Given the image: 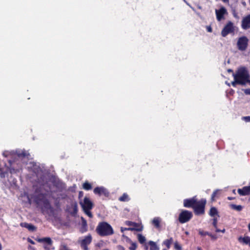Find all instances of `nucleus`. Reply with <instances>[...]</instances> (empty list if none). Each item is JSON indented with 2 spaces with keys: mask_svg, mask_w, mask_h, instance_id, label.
I'll return each mask as SVG.
<instances>
[{
  "mask_svg": "<svg viewBox=\"0 0 250 250\" xmlns=\"http://www.w3.org/2000/svg\"><path fill=\"white\" fill-rule=\"evenodd\" d=\"M230 207L233 209L237 211H241L243 209V207L241 205H236L234 204L230 205Z\"/></svg>",
  "mask_w": 250,
  "mask_h": 250,
  "instance_id": "nucleus-22",
  "label": "nucleus"
},
{
  "mask_svg": "<svg viewBox=\"0 0 250 250\" xmlns=\"http://www.w3.org/2000/svg\"><path fill=\"white\" fill-rule=\"evenodd\" d=\"M119 200L121 201H126L128 200V195L126 194H124L123 196L120 197Z\"/></svg>",
  "mask_w": 250,
  "mask_h": 250,
  "instance_id": "nucleus-26",
  "label": "nucleus"
},
{
  "mask_svg": "<svg viewBox=\"0 0 250 250\" xmlns=\"http://www.w3.org/2000/svg\"><path fill=\"white\" fill-rule=\"evenodd\" d=\"M225 231H226V230L225 229H223L222 230H221V232H222L223 233H225Z\"/></svg>",
  "mask_w": 250,
  "mask_h": 250,
  "instance_id": "nucleus-39",
  "label": "nucleus"
},
{
  "mask_svg": "<svg viewBox=\"0 0 250 250\" xmlns=\"http://www.w3.org/2000/svg\"><path fill=\"white\" fill-rule=\"evenodd\" d=\"M91 236L87 235L80 240L81 246L84 250H88L87 245L91 243Z\"/></svg>",
  "mask_w": 250,
  "mask_h": 250,
  "instance_id": "nucleus-9",
  "label": "nucleus"
},
{
  "mask_svg": "<svg viewBox=\"0 0 250 250\" xmlns=\"http://www.w3.org/2000/svg\"><path fill=\"white\" fill-rule=\"evenodd\" d=\"M228 72H232V71L231 69H229Z\"/></svg>",
  "mask_w": 250,
  "mask_h": 250,
  "instance_id": "nucleus-46",
  "label": "nucleus"
},
{
  "mask_svg": "<svg viewBox=\"0 0 250 250\" xmlns=\"http://www.w3.org/2000/svg\"><path fill=\"white\" fill-rule=\"evenodd\" d=\"M220 192V190L217 189V190H215L213 193H212V196H211V200L212 201H214V198L216 196V195L217 194H218Z\"/></svg>",
  "mask_w": 250,
  "mask_h": 250,
  "instance_id": "nucleus-29",
  "label": "nucleus"
},
{
  "mask_svg": "<svg viewBox=\"0 0 250 250\" xmlns=\"http://www.w3.org/2000/svg\"><path fill=\"white\" fill-rule=\"evenodd\" d=\"M196 202V201L194 198L189 200H185L184 202V205L185 207H192L193 208Z\"/></svg>",
  "mask_w": 250,
  "mask_h": 250,
  "instance_id": "nucleus-14",
  "label": "nucleus"
},
{
  "mask_svg": "<svg viewBox=\"0 0 250 250\" xmlns=\"http://www.w3.org/2000/svg\"><path fill=\"white\" fill-rule=\"evenodd\" d=\"M118 250H125L124 248L121 246H119L118 247Z\"/></svg>",
  "mask_w": 250,
  "mask_h": 250,
  "instance_id": "nucleus-37",
  "label": "nucleus"
},
{
  "mask_svg": "<svg viewBox=\"0 0 250 250\" xmlns=\"http://www.w3.org/2000/svg\"><path fill=\"white\" fill-rule=\"evenodd\" d=\"M207 233H208L207 232H204L203 231H202V230H200L199 231V234L201 235H207Z\"/></svg>",
  "mask_w": 250,
  "mask_h": 250,
  "instance_id": "nucleus-33",
  "label": "nucleus"
},
{
  "mask_svg": "<svg viewBox=\"0 0 250 250\" xmlns=\"http://www.w3.org/2000/svg\"><path fill=\"white\" fill-rule=\"evenodd\" d=\"M127 240L130 244V246L129 247V249L130 250H135L137 248L136 243L133 242L128 238H127Z\"/></svg>",
  "mask_w": 250,
  "mask_h": 250,
  "instance_id": "nucleus-21",
  "label": "nucleus"
},
{
  "mask_svg": "<svg viewBox=\"0 0 250 250\" xmlns=\"http://www.w3.org/2000/svg\"><path fill=\"white\" fill-rule=\"evenodd\" d=\"M36 240L42 244L43 247L46 250H50L52 247V241L49 237L37 238Z\"/></svg>",
  "mask_w": 250,
  "mask_h": 250,
  "instance_id": "nucleus-5",
  "label": "nucleus"
},
{
  "mask_svg": "<svg viewBox=\"0 0 250 250\" xmlns=\"http://www.w3.org/2000/svg\"><path fill=\"white\" fill-rule=\"evenodd\" d=\"M206 204V200L204 199H201L199 202H196L193 207L195 213L198 215L204 213Z\"/></svg>",
  "mask_w": 250,
  "mask_h": 250,
  "instance_id": "nucleus-4",
  "label": "nucleus"
},
{
  "mask_svg": "<svg viewBox=\"0 0 250 250\" xmlns=\"http://www.w3.org/2000/svg\"><path fill=\"white\" fill-rule=\"evenodd\" d=\"M224 2H228L229 0H222Z\"/></svg>",
  "mask_w": 250,
  "mask_h": 250,
  "instance_id": "nucleus-40",
  "label": "nucleus"
},
{
  "mask_svg": "<svg viewBox=\"0 0 250 250\" xmlns=\"http://www.w3.org/2000/svg\"><path fill=\"white\" fill-rule=\"evenodd\" d=\"M192 213L188 210L182 211L179 216V221L181 223H185L188 221L192 217Z\"/></svg>",
  "mask_w": 250,
  "mask_h": 250,
  "instance_id": "nucleus-6",
  "label": "nucleus"
},
{
  "mask_svg": "<svg viewBox=\"0 0 250 250\" xmlns=\"http://www.w3.org/2000/svg\"><path fill=\"white\" fill-rule=\"evenodd\" d=\"M82 195H83V192L80 191V192H79V196H80V197L81 196H82Z\"/></svg>",
  "mask_w": 250,
  "mask_h": 250,
  "instance_id": "nucleus-42",
  "label": "nucleus"
},
{
  "mask_svg": "<svg viewBox=\"0 0 250 250\" xmlns=\"http://www.w3.org/2000/svg\"><path fill=\"white\" fill-rule=\"evenodd\" d=\"M74 208H75V209H76V208H77V204L76 203L74 204Z\"/></svg>",
  "mask_w": 250,
  "mask_h": 250,
  "instance_id": "nucleus-43",
  "label": "nucleus"
},
{
  "mask_svg": "<svg viewBox=\"0 0 250 250\" xmlns=\"http://www.w3.org/2000/svg\"><path fill=\"white\" fill-rule=\"evenodd\" d=\"M238 193L241 196H245L250 194V186H246L242 188L238 189Z\"/></svg>",
  "mask_w": 250,
  "mask_h": 250,
  "instance_id": "nucleus-12",
  "label": "nucleus"
},
{
  "mask_svg": "<svg viewBox=\"0 0 250 250\" xmlns=\"http://www.w3.org/2000/svg\"><path fill=\"white\" fill-rule=\"evenodd\" d=\"M94 192L95 194H98L100 195H104L105 196L108 195L107 190L104 187H98L94 189Z\"/></svg>",
  "mask_w": 250,
  "mask_h": 250,
  "instance_id": "nucleus-13",
  "label": "nucleus"
},
{
  "mask_svg": "<svg viewBox=\"0 0 250 250\" xmlns=\"http://www.w3.org/2000/svg\"><path fill=\"white\" fill-rule=\"evenodd\" d=\"M215 228V231L217 232H221V230L217 228V227H216V228Z\"/></svg>",
  "mask_w": 250,
  "mask_h": 250,
  "instance_id": "nucleus-38",
  "label": "nucleus"
},
{
  "mask_svg": "<svg viewBox=\"0 0 250 250\" xmlns=\"http://www.w3.org/2000/svg\"><path fill=\"white\" fill-rule=\"evenodd\" d=\"M97 230L98 233L102 236L112 234L113 230L111 226L106 222H103L98 225Z\"/></svg>",
  "mask_w": 250,
  "mask_h": 250,
  "instance_id": "nucleus-2",
  "label": "nucleus"
},
{
  "mask_svg": "<svg viewBox=\"0 0 250 250\" xmlns=\"http://www.w3.org/2000/svg\"><path fill=\"white\" fill-rule=\"evenodd\" d=\"M244 119L247 121V122H250V117H244Z\"/></svg>",
  "mask_w": 250,
  "mask_h": 250,
  "instance_id": "nucleus-34",
  "label": "nucleus"
},
{
  "mask_svg": "<svg viewBox=\"0 0 250 250\" xmlns=\"http://www.w3.org/2000/svg\"><path fill=\"white\" fill-rule=\"evenodd\" d=\"M83 188L85 190H89L91 188V186L89 183L85 182L83 184Z\"/></svg>",
  "mask_w": 250,
  "mask_h": 250,
  "instance_id": "nucleus-25",
  "label": "nucleus"
},
{
  "mask_svg": "<svg viewBox=\"0 0 250 250\" xmlns=\"http://www.w3.org/2000/svg\"><path fill=\"white\" fill-rule=\"evenodd\" d=\"M242 27L245 29L250 28V15L243 18L242 21Z\"/></svg>",
  "mask_w": 250,
  "mask_h": 250,
  "instance_id": "nucleus-11",
  "label": "nucleus"
},
{
  "mask_svg": "<svg viewBox=\"0 0 250 250\" xmlns=\"http://www.w3.org/2000/svg\"><path fill=\"white\" fill-rule=\"evenodd\" d=\"M2 250V244L0 243V250Z\"/></svg>",
  "mask_w": 250,
  "mask_h": 250,
  "instance_id": "nucleus-41",
  "label": "nucleus"
},
{
  "mask_svg": "<svg viewBox=\"0 0 250 250\" xmlns=\"http://www.w3.org/2000/svg\"><path fill=\"white\" fill-rule=\"evenodd\" d=\"M21 225L22 227L27 228L30 230L33 231V230H35V227L32 225L27 224V223H21Z\"/></svg>",
  "mask_w": 250,
  "mask_h": 250,
  "instance_id": "nucleus-19",
  "label": "nucleus"
},
{
  "mask_svg": "<svg viewBox=\"0 0 250 250\" xmlns=\"http://www.w3.org/2000/svg\"><path fill=\"white\" fill-rule=\"evenodd\" d=\"M234 26L233 23L229 21L224 27L221 32V35L223 37L226 36L228 34L233 32Z\"/></svg>",
  "mask_w": 250,
  "mask_h": 250,
  "instance_id": "nucleus-7",
  "label": "nucleus"
},
{
  "mask_svg": "<svg viewBox=\"0 0 250 250\" xmlns=\"http://www.w3.org/2000/svg\"><path fill=\"white\" fill-rule=\"evenodd\" d=\"M207 30L209 32H212V28H211V27L210 26H208L207 27Z\"/></svg>",
  "mask_w": 250,
  "mask_h": 250,
  "instance_id": "nucleus-35",
  "label": "nucleus"
},
{
  "mask_svg": "<svg viewBox=\"0 0 250 250\" xmlns=\"http://www.w3.org/2000/svg\"><path fill=\"white\" fill-rule=\"evenodd\" d=\"M209 215L213 218L214 217H219V212L217 209L215 207H211L209 211Z\"/></svg>",
  "mask_w": 250,
  "mask_h": 250,
  "instance_id": "nucleus-15",
  "label": "nucleus"
},
{
  "mask_svg": "<svg viewBox=\"0 0 250 250\" xmlns=\"http://www.w3.org/2000/svg\"><path fill=\"white\" fill-rule=\"evenodd\" d=\"M234 81L231 82V84L235 86L237 84L244 85L248 82L250 79L249 73L246 68L240 67L233 74Z\"/></svg>",
  "mask_w": 250,
  "mask_h": 250,
  "instance_id": "nucleus-1",
  "label": "nucleus"
},
{
  "mask_svg": "<svg viewBox=\"0 0 250 250\" xmlns=\"http://www.w3.org/2000/svg\"><path fill=\"white\" fill-rule=\"evenodd\" d=\"M207 235H209L212 239L216 240L217 237L215 235H212L209 233H207Z\"/></svg>",
  "mask_w": 250,
  "mask_h": 250,
  "instance_id": "nucleus-31",
  "label": "nucleus"
},
{
  "mask_svg": "<svg viewBox=\"0 0 250 250\" xmlns=\"http://www.w3.org/2000/svg\"><path fill=\"white\" fill-rule=\"evenodd\" d=\"M173 242L172 238H170L168 239H167L163 242V244L165 245L168 249L170 248V245Z\"/></svg>",
  "mask_w": 250,
  "mask_h": 250,
  "instance_id": "nucleus-20",
  "label": "nucleus"
},
{
  "mask_svg": "<svg viewBox=\"0 0 250 250\" xmlns=\"http://www.w3.org/2000/svg\"><path fill=\"white\" fill-rule=\"evenodd\" d=\"M248 45V40L245 37L240 38L237 42V45L240 50H245Z\"/></svg>",
  "mask_w": 250,
  "mask_h": 250,
  "instance_id": "nucleus-10",
  "label": "nucleus"
},
{
  "mask_svg": "<svg viewBox=\"0 0 250 250\" xmlns=\"http://www.w3.org/2000/svg\"><path fill=\"white\" fill-rule=\"evenodd\" d=\"M28 241L33 245L35 244V242L32 240H31L29 238L28 239Z\"/></svg>",
  "mask_w": 250,
  "mask_h": 250,
  "instance_id": "nucleus-36",
  "label": "nucleus"
},
{
  "mask_svg": "<svg viewBox=\"0 0 250 250\" xmlns=\"http://www.w3.org/2000/svg\"><path fill=\"white\" fill-rule=\"evenodd\" d=\"M148 244L150 246V250H159V247L155 242L150 241Z\"/></svg>",
  "mask_w": 250,
  "mask_h": 250,
  "instance_id": "nucleus-18",
  "label": "nucleus"
},
{
  "mask_svg": "<svg viewBox=\"0 0 250 250\" xmlns=\"http://www.w3.org/2000/svg\"><path fill=\"white\" fill-rule=\"evenodd\" d=\"M174 248L177 250H182L181 246L178 243V242H175L174 244Z\"/></svg>",
  "mask_w": 250,
  "mask_h": 250,
  "instance_id": "nucleus-28",
  "label": "nucleus"
},
{
  "mask_svg": "<svg viewBox=\"0 0 250 250\" xmlns=\"http://www.w3.org/2000/svg\"><path fill=\"white\" fill-rule=\"evenodd\" d=\"M80 204L85 214L90 218L92 217V214L90 210L93 207V204L90 199L85 197L83 201L80 202Z\"/></svg>",
  "mask_w": 250,
  "mask_h": 250,
  "instance_id": "nucleus-3",
  "label": "nucleus"
},
{
  "mask_svg": "<svg viewBox=\"0 0 250 250\" xmlns=\"http://www.w3.org/2000/svg\"><path fill=\"white\" fill-rule=\"evenodd\" d=\"M244 92L246 94L250 95V89H246L244 90Z\"/></svg>",
  "mask_w": 250,
  "mask_h": 250,
  "instance_id": "nucleus-32",
  "label": "nucleus"
},
{
  "mask_svg": "<svg viewBox=\"0 0 250 250\" xmlns=\"http://www.w3.org/2000/svg\"><path fill=\"white\" fill-rule=\"evenodd\" d=\"M161 219L159 217H155L152 220V224L157 229L160 228Z\"/></svg>",
  "mask_w": 250,
  "mask_h": 250,
  "instance_id": "nucleus-16",
  "label": "nucleus"
},
{
  "mask_svg": "<svg viewBox=\"0 0 250 250\" xmlns=\"http://www.w3.org/2000/svg\"><path fill=\"white\" fill-rule=\"evenodd\" d=\"M228 199H229V200H231L232 199V198H230V197H228Z\"/></svg>",
  "mask_w": 250,
  "mask_h": 250,
  "instance_id": "nucleus-47",
  "label": "nucleus"
},
{
  "mask_svg": "<svg viewBox=\"0 0 250 250\" xmlns=\"http://www.w3.org/2000/svg\"><path fill=\"white\" fill-rule=\"evenodd\" d=\"M217 20L220 21L224 19V16L228 14L227 9L224 7H221L219 9L215 10Z\"/></svg>",
  "mask_w": 250,
  "mask_h": 250,
  "instance_id": "nucleus-8",
  "label": "nucleus"
},
{
  "mask_svg": "<svg viewBox=\"0 0 250 250\" xmlns=\"http://www.w3.org/2000/svg\"><path fill=\"white\" fill-rule=\"evenodd\" d=\"M197 250H202V249H201L200 247H198V248H197Z\"/></svg>",
  "mask_w": 250,
  "mask_h": 250,
  "instance_id": "nucleus-45",
  "label": "nucleus"
},
{
  "mask_svg": "<svg viewBox=\"0 0 250 250\" xmlns=\"http://www.w3.org/2000/svg\"><path fill=\"white\" fill-rule=\"evenodd\" d=\"M136 229L137 230H141L142 229V227H141V228H124L123 227L121 228V230L122 232H123L125 230H134Z\"/></svg>",
  "mask_w": 250,
  "mask_h": 250,
  "instance_id": "nucleus-24",
  "label": "nucleus"
},
{
  "mask_svg": "<svg viewBox=\"0 0 250 250\" xmlns=\"http://www.w3.org/2000/svg\"><path fill=\"white\" fill-rule=\"evenodd\" d=\"M219 217L213 218L212 225L214 228H216L217 225L218 218Z\"/></svg>",
  "mask_w": 250,
  "mask_h": 250,
  "instance_id": "nucleus-30",
  "label": "nucleus"
},
{
  "mask_svg": "<svg viewBox=\"0 0 250 250\" xmlns=\"http://www.w3.org/2000/svg\"><path fill=\"white\" fill-rule=\"evenodd\" d=\"M238 240L240 242L243 243L245 244L248 245L250 246V238L248 236L244 237H240L238 238Z\"/></svg>",
  "mask_w": 250,
  "mask_h": 250,
  "instance_id": "nucleus-17",
  "label": "nucleus"
},
{
  "mask_svg": "<svg viewBox=\"0 0 250 250\" xmlns=\"http://www.w3.org/2000/svg\"><path fill=\"white\" fill-rule=\"evenodd\" d=\"M138 239L140 243L143 244L146 241V238L145 237L142 235L141 234H139L137 236Z\"/></svg>",
  "mask_w": 250,
  "mask_h": 250,
  "instance_id": "nucleus-23",
  "label": "nucleus"
},
{
  "mask_svg": "<svg viewBox=\"0 0 250 250\" xmlns=\"http://www.w3.org/2000/svg\"><path fill=\"white\" fill-rule=\"evenodd\" d=\"M125 224L126 225H128V226H131L132 227L131 228H136V224L135 223H134L132 222L126 221L125 222Z\"/></svg>",
  "mask_w": 250,
  "mask_h": 250,
  "instance_id": "nucleus-27",
  "label": "nucleus"
},
{
  "mask_svg": "<svg viewBox=\"0 0 250 250\" xmlns=\"http://www.w3.org/2000/svg\"><path fill=\"white\" fill-rule=\"evenodd\" d=\"M248 229H249V230L250 231V223L248 225Z\"/></svg>",
  "mask_w": 250,
  "mask_h": 250,
  "instance_id": "nucleus-44",
  "label": "nucleus"
}]
</instances>
